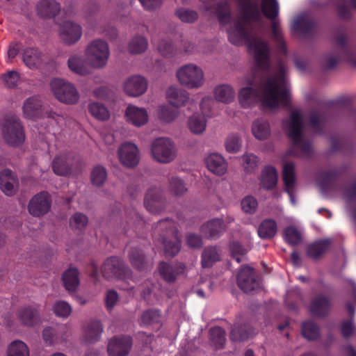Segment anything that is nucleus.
<instances>
[{"label": "nucleus", "instance_id": "obj_1", "mask_svg": "<svg viewBox=\"0 0 356 356\" xmlns=\"http://www.w3.org/2000/svg\"><path fill=\"white\" fill-rule=\"evenodd\" d=\"M241 82L243 86L238 90V100L244 108H251L259 102L269 108L289 106L291 95L283 64L279 65L277 72L265 76L253 70Z\"/></svg>", "mask_w": 356, "mask_h": 356}, {"label": "nucleus", "instance_id": "obj_2", "mask_svg": "<svg viewBox=\"0 0 356 356\" xmlns=\"http://www.w3.org/2000/svg\"><path fill=\"white\" fill-rule=\"evenodd\" d=\"M241 8L242 19L235 21L228 30L230 42L238 44L246 41L250 52L253 54L257 67L261 70L270 66V50L268 42L263 38L252 35L250 21L260 17V10L257 2L252 0H237Z\"/></svg>", "mask_w": 356, "mask_h": 356}, {"label": "nucleus", "instance_id": "obj_3", "mask_svg": "<svg viewBox=\"0 0 356 356\" xmlns=\"http://www.w3.org/2000/svg\"><path fill=\"white\" fill-rule=\"evenodd\" d=\"M283 128L293 142L294 148L300 150V156H309L312 148L302 134L304 122L301 113L297 110L292 111L289 119L283 122Z\"/></svg>", "mask_w": 356, "mask_h": 356}, {"label": "nucleus", "instance_id": "obj_4", "mask_svg": "<svg viewBox=\"0 0 356 356\" xmlns=\"http://www.w3.org/2000/svg\"><path fill=\"white\" fill-rule=\"evenodd\" d=\"M154 234L160 236L165 256L173 257L179 252L181 244L174 222L169 219L159 221L154 228Z\"/></svg>", "mask_w": 356, "mask_h": 356}, {"label": "nucleus", "instance_id": "obj_5", "mask_svg": "<svg viewBox=\"0 0 356 356\" xmlns=\"http://www.w3.org/2000/svg\"><path fill=\"white\" fill-rule=\"evenodd\" d=\"M84 55L91 68L95 70L104 69L107 66L110 58L109 45L104 40L95 39L86 46Z\"/></svg>", "mask_w": 356, "mask_h": 356}, {"label": "nucleus", "instance_id": "obj_6", "mask_svg": "<svg viewBox=\"0 0 356 356\" xmlns=\"http://www.w3.org/2000/svg\"><path fill=\"white\" fill-rule=\"evenodd\" d=\"M178 82L188 89L202 88L205 82L204 73L202 67L189 63L180 67L176 72Z\"/></svg>", "mask_w": 356, "mask_h": 356}, {"label": "nucleus", "instance_id": "obj_7", "mask_svg": "<svg viewBox=\"0 0 356 356\" xmlns=\"http://www.w3.org/2000/svg\"><path fill=\"white\" fill-rule=\"evenodd\" d=\"M152 159L160 163H169L177 157L175 143L168 138H159L152 141L150 146Z\"/></svg>", "mask_w": 356, "mask_h": 356}, {"label": "nucleus", "instance_id": "obj_8", "mask_svg": "<svg viewBox=\"0 0 356 356\" xmlns=\"http://www.w3.org/2000/svg\"><path fill=\"white\" fill-rule=\"evenodd\" d=\"M51 89L55 97L66 104H76L79 99V93L70 82L60 79L51 81Z\"/></svg>", "mask_w": 356, "mask_h": 356}, {"label": "nucleus", "instance_id": "obj_9", "mask_svg": "<svg viewBox=\"0 0 356 356\" xmlns=\"http://www.w3.org/2000/svg\"><path fill=\"white\" fill-rule=\"evenodd\" d=\"M3 136L7 143L18 145L25 138L24 128L18 118L12 116L5 120L3 125Z\"/></svg>", "mask_w": 356, "mask_h": 356}, {"label": "nucleus", "instance_id": "obj_10", "mask_svg": "<svg viewBox=\"0 0 356 356\" xmlns=\"http://www.w3.org/2000/svg\"><path fill=\"white\" fill-rule=\"evenodd\" d=\"M261 10L264 15L273 20L272 33L273 36L277 43L282 47L284 46L282 35L279 26L278 22L275 19L279 13V5L277 0H262Z\"/></svg>", "mask_w": 356, "mask_h": 356}, {"label": "nucleus", "instance_id": "obj_11", "mask_svg": "<svg viewBox=\"0 0 356 356\" xmlns=\"http://www.w3.org/2000/svg\"><path fill=\"white\" fill-rule=\"evenodd\" d=\"M118 156L120 163L128 168L136 167L139 163L140 158L137 145L131 142H124L119 146Z\"/></svg>", "mask_w": 356, "mask_h": 356}, {"label": "nucleus", "instance_id": "obj_12", "mask_svg": "<svg viewBox=\"0 0 356 356\" xmlns=\"http://www.w3.org/2000/svg\"><path fill=\"white\" fill-rule=\"evenodd\" d=\"M81 26L72 21L63 22L58 29V35L66 45H73L79 41L82 36Z\"/></svg>", "mask_w": 356, "mask_h": 356}, {"label": "nucleus", "instance_id": "obj_13", "mask_svg": "<svg viewBox=\"0 0 356 356\" xmlns=\"http://www.w3.org/2000/svg\"><path fill=\"white\" fill-rule=\"evenodd\" d=\"M148 86L146 79L135 74L127 77L122 83L123 92L128 96L137 97L143 95Z\"/></svg>", "mask_w": 356, "mask_h": 356}, {"label": "nucleus", "instance_id": "obj_14", "mask_svg": "<svg viewBox=\"0 0 356 356\" xmlns=\"http://www.w3.org/2000/svg\"><path fill=\"white\" fill-rule=\"evenodd\" d=\"M102 273L106 279L114 277L122 278L124 275L129 273L120 259L115 257L108 258L102 266Z\"/></svg>", "mask_w": 356, "mask_h": 356}, {"label": "nucleus", "instance_id": "obj_15", "mask_svg": "<svg viewBox=\"0 0 356 356\" xmlns=\"http://www.w3.org/2000/svg\"><path fill=\"white\" fill-rule=\"evenodd\" d=\"M124 120L129 124L141 127L148 122L149 114L145 108L130 104L124 111Z\"/></svg>", "mask_w": 356, "mask_h": 356}, {"label": "nucleus", "instance_id": "obj_16", "mask_svg": "<svg viewBox=\"0 0 356 356\" xmlns=\"http://www.w3.org/2000/svg\"><path fill=\"white\" fill-rule=\"evenodd\" d=\"M237 284L245 293H250L259 287L253 268L243 267L237 275Z\"/></svg>", "mask_w": 356, "mask_h": 356}, {"label": "nucleus", "instance_id": "obj_17", "mask_svg": "<svg viewBox=\"0 0 356 356\" xmlns=\"http://www.w3.org/2000/svg\"><path fill=\"white\" fill-rule=\"evenodd\" d=\"M51 207V199L48 193L41 192L32 197L29 204V211L33 216L40 217L47 213Z\"/></svg>", "mask_w": 356, "mask_h": 356}, {"label": "nucleus", "instance_id": "obj_18", "mask_svg": "<svg viewBox=\"0 0 356 356\" xmlns=\"http://www.w3.org/2000/svg\"><path fill=\"white\" fill-rule=\"evenodd\" d=\"M132 346L130 337H113L108 344V353L110 356H126Z\"/></svg>", "mask_w": 356, "mask_h": 356}, {"label": "nucleus", "instance_id": "obj_19", "mask_svg": "<svg viewBox=\"0 0 356 356\" xmlns=\"http://www.w3.org/2000/svg\"><path fill=\"white\" fill-rule=\"evenodd\" d=\"M145 206L152 213H158L165 208V202L159 189L153 188L148 190L145 197Z\"/></svg>", "mask_w": 356, "mask_h": 356}, {"label": "nucleus", "instance_id": "obj_20", "mask_svg": "<svg viewBox=\"0 0 356 356\" xmlns=\"http://www.w3.org/2000/svg\"><path fill=\"white\" fill-rule=\"evenodd\" d=\"M18 179L10 170L4 169L0 172V188L8 196L16 193L18 189Z\"/></svg>", "mask_w": 356, "mask_h": 356}, {"label": "nucleus", "instance_id": "obj_21", "mask_svg": "<svg viewBox=\"0 0 356 356\" xmlns=\"http://www.w3.org/2000/svg\"><path fill=\"white\" fill-rule=\"evenodd\" d=\"M19 322L24 326L33 327L40 323L38 309L32 306H24L19 309L17 313Z\"/></svg>", "mask_w": 356, "mask_h": 356}, {"label": "nucleus", "instance_id": "obj_22", "mask_svg": "<svg viewBox=\"0 0 356 356\" xmlns=\"http://www.w3.org/2000/svg\"><path fill=\"white\" fill-rule=\"evenodd\" d=\"M208 116L200 113H194L186 120V127L189 131L197 136L202 135L207 127Z\"/></svg>", "mask_w": 356, "mask_h": 356}, {"label": "nucleus", "instance_id": "obj_23", "mask_svg": "<svg viewBox=\"0 0 356 356\" xmlns=\"http://www.w3.org/2000/svg\"><path fill=\"white\" fill-rule=\"evenodd\" d=\"M67 67L73 73L86 76L90 74V67L86 60L79 54H74L70 56L67 60Z\"/></svg>", "mask_w": 356, "mask_h": 356}, {"label": "nucleus", "instance_id": "obj_24", "mask_svg": "<svg viewBox=\"0 0 356 356\" xmlns=\"http://www.w3.org/2000/svg\"><path fill=\"white\" fill-rule=\"evenodd\" d=\"M226 230V225L222 218H213L204 223L201 227L202 233L208 238H217Z\"/></svg>", "mask_w": 356, "mask_h": 356}, {"label": "nucleus", "instance_id": "obj_25", "mask_svg": "<svg viewBox=\"0 0 356 356\" xmlns=\"http://www.w3.org/2000/svg\"><path fill=\"white\" fill-rule=\"evenodd\" d=\"M37 14L42 18H52L60 11L61 6L56 0H40L36 4Z\"/></svg>", "mask_w": 356, "mask_h": 356}, {"label": "nucleus", "instance_id": "obj_26", "mask_svg": "<svg viewBox=\"0 0 356 356\" xmlns=\"http://www.w3.org/2000/svg\"><path fill=\"white\" fill-rule=\"evenodd\" d=\"M283 180L286 191L288 193L291 202L295 204L296 201L293 195L296 178L294 173V165L292 163H285L283 165Z\"/></svg>", "mask_w": 356, "mask_h": 356}, {"label": "nucleus", "instance_id": "obj_27", "mask_svg": "<svg viewBox=\"0 0 356 356\" xmlns=\"http://www.w3.org/2000/svg\"><path fill=\"white\" fill-rule=\"evenodd\" d=\"M207 167L209 171L217 175H224L227 168L225 159L218 154H211L205 159Z\"/></svg>", "mask_w": 356, "mask_h": 356}, {"label": "nucleus", "instance_id": "obj_28", "mask_svg": "<svg viewBox=\"0 0 356 356\" xmlns=\"http://www.w3.org/2000/svg\"><path fill=\"white\" fill-rule=\"evenodd\" d=\"M72 159L66 154L56 156L52 163V168L55 174L59 176H67L71 172Z\"/></svg>", "mask_w": 356, "mask_h": 356}, {"label": "nucleus", "instance_id": "obj_29", "mask_svg": "<svg viewBox=\"0 0 356 356\" xmlns=\"http://www.w3.org/2000/svg\"><path fill=\"white\" fill-rule=\"evenodd\" d=\"M332 307L330 299L325 296L315 297L310 305L311 312L316 316H324L328 314Z\"/></svg>", "mask_w": 356, "mask_h": 356}, {"label": "nucleus", "instance_id": "obj_30", "mask_svg": "<svg viewBox=\"0 0 356 356\" xmlns=\"http://www.w3.org/2000/svg\"><path fill=\"white\" fill-rule=\"evenodd\" d=\"M166 97L172 105L179 107L187 102L189 93L183 89L171 86L166 91Z\"/></svg>", "mask_w": 356, "mask_h": 356}, {"label": "nucleus", "instance_id": "obj_31", "mask_svg": "<svg viewBox=\"0 0 356 356\" xmlns=\"http://www.w3.org/2000/svg\"><path fill=\"white\" fill-rule=\"evenodd\" d=\"M42 102L36 97H31L25 100L23 104V115L26 118L35 120L40 113Z\"/></svg>", "mask_w": 356, "mask_h": 356}, {"label": "nucleus", "instance_id": "obj_32", "mask_svg": "<svg viewBox=\"0 0 356 356\" xmlns=\"http://www.w3.org/2000/svg\"><path fill=\"white\" fill-rule=\"evenodd\" d=\"M277 172L273 166H266L262 171L260 176V185L266 190H271L275 188L277 183Z\"/></svg>", "mask_w": 356, "mask_h": 356}, {"label": "nucleus", "instance_id": "obj_33", "mask_svg": "<svg viewBox=\"0 0 356 356\" xmlns=\"http://www.w3.org/2000/svg\"><path fill=\"white\" fill-rule=\"evenodd\" d=\"M235 90L228 84L216 86L213 90V97L218 102L223 104H230L235 99Z\"/></svg>", "mask_w": 356, "mask_h": 356}, {"label": "nucleus", "instance_id": "obj_34", "mask_svg": "<svg viewBox=\"0 0 356 356\" xmlns=\"http://www.w3.org/2000/svg\"><path fill=\"white\" fill-rule=\"evenodd\" d=\"M129 258L131 265L138 270H143L152 268V263L146 259L140 249H131L129 253Z\"/></svg>", "mask_w": 356, "mask_h": 356}, {"label": "nucleus", "instance_id": "obj_35", "mask_svg": "<svg viewBox=\"0 0 356 356\" xmlns=\"http://www.w3.org/2000/svg\"><path fill=\"white\" fill-rule=\"evenodd\" d=\"M102 331V325L99 321H91L84 329L83 340L88 343H94L99 339Z\"/></svg>", "mask_w": 356, "mask_h": 356}, {"label": "nucleus", "instance_id": "obj_36", "mask_svg": "<svg viewBox=\"0 0 356 356\" xmlns=\"http://www.w3.org/2000/svg\"><path fill=\"white\" fill-rule=\"evenodd\" d=\"M330 245L331 240L330 239L316 241L307 246V255L314 259H318L326 252Z\"/></svg>", "mask_w": 356, "mask_h": 356}, {"label": "nucleus", "instance_id": "obj_37", "mask_svg": "<svg viewBox=\"0 0 356 356\" xmlns=\"http://www.w3.org/2000/svg\"><path fill=\"white\" fill-rule=\"evenodd\" d=\"M22 59L24 64L30 69L38 67L42 62L41 53L38 49L35 48H27L24 49L22 54Z\"/></svg>", "mask_w": 356, "mask_h": 356}, {"label": "nucleus", "instance_id": "obj_38", "mask_svg": "<svg viewBox=\"0 0 356 356\" xmlns=\"http://www.w3.org/2000/svg\"><path fill=\"white\" fill-rule=\"evenodd\" d=\"M252 132L254 136L260 140L267 139L270 134V128L266 120L258 119L253 122Z\"/></svg>", "mask_w": 356, "mask_h": 356}, {"label": "nucleus", "instance_id": "obj_39", "mask_svg": "<svg viewBox=\"0 0 356 356\" xmlns=\"http://www.w3.org/2000/svg\"><path fill=\"white\" fill-rule=\"evenodd\" d=\"M277 230L276 222L272 219H266L260 223L257 232L260 238L269 239L276 234Z\"/></svg>", "mask_w": 356, "mask_h": 356}, {"label": "nucleus", "instance_id": "obj_40", "mask_svg": "<svg viewBox=\"0 0 356 356\" xmlns=\"http://www.w3.org/2000/svg\"><path fill=\"white\" fill-rule=\"evenodd\" d=\"M220 258V252L213 246L206 248L202 254V266L203 268H209Z\"/></svg>", "mask_w": 356, "mask_h": 356}, {"label": "nucleus", "instance_id": "obj_41", "mask_svg": "<svg viewBox=\"0 0 356 356\" xmlns=\"http://www.w3.org/2000/svg\"><path fill=\"white\" fill-rule=\"evenodd\" d=\"M88 108L90 115L98 120L105 121L110 118V111L103 104L91 102Z\"/></svg>", "mask_w": 356, "mask_h": 356}, {"label": "nucleus", "instance_id": "obj_42", "mask_svg": "<svg viewBox=\"0 0 356 356\" xmlns=\"http://www.w3.org/2000/svg\"><path fill=\"white\" fill-rule=\"evenodd\" d=\"M254 334V330L249 325H235L232 329L230 339L233 341L246 340Z\"/></svg>", "mask_w": 356, "mask_h": 356}, {"label": "nucleus", "instance_id": "obj_43", "mask_svg": "<svg viewBox=\"0 0 356 356\" xmlns=\"http://www.w3.org/2000/svg\"><path fill=\"white\" fill-rule=\"evenodd\" d=\"M63 282L67 291H74L79 284L77 270L75 268L67 270L63 275Z\"/></svg>", "mask_w": 356, "mask_h": 356}, {"label": "nucleus", "instance_id": "obj_44", "mask_svg": "<svg viewBox=\"0 0 356 356\" xmlns=\"http://www.w3.org/2000/svg\"><path fill=\"white\" fill-rule=\"evenodd\" d=\"M147 47V39L144 36L136 35L129 41L128 44V51L131 54H139L145 52Z\"/></svg>", "mask_w": 356, "mask_h": 356}, {"label": "nucleus", "instance_id": "obj_45", "mask_svg": "<svg viewBox=\"0 0 356 356\" xmlns=\"http://www.w3.org/2000/svg\"><path fill=\"white\" fill-rule=\"evenodd\" d=\"M8 356H30L29 348L24 341L15 340L8 346Z\"/></svg>", "mask_w": 356, "mask_h": 356}, {"label": "nucleus", "instance_id": "obj_46", "mask_svg": "<svg viewBox=\"0 0 356 356\" xmlns=\"http://www.w3.org/2000/svg\"><path fill=\"white\" fill-rule=\"evenodd\" d=\"M168 191L172 195L177 197L185 194L188 189L181 179L173 177L169 179Z\"/></svg>", "mask_w": 356, "mask_h": 356}, {"label": "nucleus", "instance_id": "obj_47", "mask_svg": "<svg viewBox=\"0 0 356 356\" xmlns=\"http://www.w3.org/2000/svg\"><path fill=\"white\" fill-rule=\"evenodd\" d=\"M242 146V139L236 134H230L227 136L225 142V147L229 153L238 152Z\"/></svg>", "mask_w": 356, "mask_h": 356}, {"label": "nucleus", "instance_id": "obj_48", "mask_svg": "<svg viewBox=\"0 0 356 356\" xmlns=\"http://www.w3.org/2000/svg\"><path fill=\"white\" fill-rule=\"evenodd\" d=\"M302 333L304 337L309 341L316 340L320 337L318 327L312 321L303 323Z\"/></svg>", "mask_w": 356, "mask_h": 356}, {"label": "nucleus", "instance_id": "obj_49", "mask_svg": "<svg viewBox=\"0 0 356 356\" xmlns=\"http://www.w3.org/2000/svg\"><path fill=\"white\" fill-rule=\"evenodd\" d=\"M92 184L97 187L102 186L107 179V172L102 166L95 167L90 174Z\"/></svg>", "mask_w": 356, "mask_h": 356}, {"label": "nucleus", "instance_id": "obj_50", "mask_svg": "<svg viewBox=\"0 0 356 356\" xmlns=\"http://www.w3.org/2000/svg\"><path fill=\"white\" fill-rule=\"evenodd\" d=\"M88 222V217L82 213H75L70 219V226L73 230L84 229Z\"/></svg>", "mask_w": 356, "mask_h": 356}, {"label": "nucleus", "instance_id": "obj_51", "mask_svg": "<svg viewBox=\"0 0 356 356\" xmlns=\"http://www.w3.org/2000/svg\"><path fill=\"white\" fill-rule=\"evenodd\" d=\"M346 308L350 315L351 316V319L343 322V323L341 324V330L344 337H349L353 334L355 330V327L353 321V318L355 314V307L350 303H348L346 305Z\"/></svg>", "mask_w": 356, "mask_h": 356}, {"label": "nucleus", "instance_id": "obj_52", "mask_svg": "<svg viewBox=\"0 0 356 356\" xmlns=\"http://www.w3.org/2000/svg\"><path fill=\"white\" fill-rule=\"evenodd\" d=\"M53 312L56 316L66 318L71 314L72 308L67 302L58 300L54 304Z\"/></svg>", "mask_w": 356, "mask_h": 356}, {"label": "nucleus", "instance_id": "obj_53", "mask_svg": "<svg viewBox=\"0 0 356 356\" xmlns=\"http://www.w3.org/2000/svg\"><path fill=\"white\" fill-rule=\"evenodd\" d=\"M178 115V111L168 106H161L158 110V117L165 122H173Z\"/></svg>", "mask_w": 356, "mask_h": 356}, {"label": "nucleus", "instance_id": "obj_54", "mask_svg": "<svg viewBox=\"0 0 356 356\" xmlns=\"http://www.w3.org/2000/svg\"><path fill=\"white\" fill-rule=\"evenodd\" d=\"M243 168L247 173L254 172L258 168L259 159L253 154L246 153L242 156Z\"/></svg>", "mask_w": 356, "mask_h": 356}, {"label": "nucleus", "instance_id": "obj_55", "mask_svg": "<svg viewBox=\"0 0 356 356\" xmlns=\"http://www.w3.org/2000/svg\"><path fill=\"white\" fill-rule=\"evenodd\" d=\"M160 320V314L157 310H147L144 312L140 318V324L142 326H148L154 323H158Z\"/></svg>", "mask_w": 356, "mask_h": 356}, {"label": "nucleus", "instance_id": "obj_56", "mask_svg": "<svg viewBox=\"0 0 356 356\" xmlns=\"http://www.w3.org/2000/svg\"><path fill=\"white\" fill-rule=\"evenodd\" d=\"M210 339L214 346L217 348H222L225 342V332L220 327H215L210 330Z\"/></svg>", "mask_w": 356, "mask_h": 356}, {"label": "nucleus", "instance_id": "obj_57", "mask_svg": "<svg viewBox=\"0 0 356 356\" xmlns=\"http://www.w3.org/2000/svg\"><path fill=\"white\" fill-rule=\"evenodd\" d=\"M285 241L290 245H295L301 242V234L294 227H289L284 231Z\"/></svg>", "mask_w": 356, "mask_h": 356}, {"label": "nucleus", "instance_id": "obj_58", "mask_svg": "<svg viewBox=\"0 0 356 356\" xmlns=\"http://www.w3.org/2000/svg\"><path fill=\"white\" fill-rule=\"evenodd\" d=\"M218 20L222 24H227L230 19V9L227 2L218 4L216 10Z\"/></svg>", "mask_w": 356, "mask_h": 356}, {"label": "nucleus", "instance_id": "obj_59", "mask_svg": "<svg viewBox=\"0 0 356 356\" xmlns=\"http://www.w3.org/2000/svg\"><path fill=\"white\" fill-rule=\"evenodd\" d=\"M1 78L5 86L9 88L16 87L20 80L19 74L14 70L3 74Z\"/></svg>", "mask_w": 356, "mask_h": 356}, {"label": "nucleus", "instance_id": "obj_60", "mask_svg": "<svg viewBox=\"0 0 356 356\" xmlns=\"http://www.w3.org/2000/svg\"><path fill=\"white\" fill-rule=\"evenodd\" d=\"M242 210L249 214L254 213L258 207V202L256 198L252 196L245 197L241 202Z\"/></svg>", "mask_w": 356, "mask_h": 356}, {"label": "nucleus", "instance_id": "obj_61", "mask_svg": "<svg viewBox=\"0 0 356 356\" xmlns=\"http://www.w3.org/2000/svg\"><path fill=\"white\" fill-rule=\"evenodd\" d=\"M176 15L179 19L185 23H193L197 19V13L191 10L179 8L176 11Z\"/></svg>", "mask_w": 356, "mask_h": 356}, {"label": "nucleus", "instance_id": "obj_62", "mask_svg": "<svg viewBox=\"0 0 356 356\" xmlns=\"http://www.w3.org/2000/svg\"><path fill=\"white\" fill-rule=\"evenodd\" d=\"M314 26V22L305 15L298 17L293 24L294 29L303 32H307Z\"/></svg>", "mask_w": 356, "mask_h": 356}, {"label": "nucleus", "instance_id": "obj_63", "mask_svg": "<svg viewBox=\"0 0 356 356\" xmlns=\"http://www.w3.org/2000/svg\"><path fill=\"white\" fill-rule=\"evenodd\" d=\"M159 273L163 278L167 282H172L175 280L177 272L172 266L165 264L161 263L159 268Z\"/></svg>", "mask_w": 356, "mask_h": 356}, {"label": "nucleus", "instance_id": "obj_64", "mask_svg": "<svg viewBox=\"0 0 356 356\" xmlns=\"http://www.w3.org/2000/svg\"><path fill=\"white\" fill-rule=\"evenodd\" d=\"M230 251L234 259L237 262H241L242 257L247 253V250L238 242H233L230 245Z\"/></svg>", "mask_w": 356, "mask_h": 356}]
</instances>
